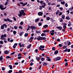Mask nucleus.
<instances>
[{"instance_id":"obj_1","label":"nucleus","mask_w":73,"mask_h":73,"mask_svg":"<svg viewBox=\"0 0 73 73\" xmlns=\"http://www.w3.org/2000/svg\"><path fill=\"white\" fill-rule=\"evenodd\" d=\"M27 27L28 28H30V29H32V30H33V29H37V27H35L34 26H31V27L29 25H28Z\"/></svg>"},{"instance_id":"obj_2","label":"nucleus","mask_w":73,"mask_h":73,"mask_svg":"<svg viewBox=\"0 0 73 73\" xmlns=\"http://www.w3.org/2000/svg\"><path fill=\"white\" fill-rule=\"evenodd\" d=\"M61 59V57L59 56H58L56 58H54V61H57L60 60Z\"/></svg>"},{"instance_id":"obj_3","label":"nucleus","mask_w":73,"mask_h":73,"mask_svg":"<svg viewBox=\"0 0 73 73\" xmlns=\"http://www.w3.org/2000/svg\"><path fill=\"white\" fill-rule=\"evenodd\" d=\"M0 8L1 10H4L7 8L6 7H5V8L3 7V6L2 5H0Z\"/></svg>"},{"instance_id":"obj_4","label":"nucleus","mask_w":73,"mask_h":73,"mask_svg":"<svg viewBox=\"0 0 73 73\" xmlns=\"http://www.w3.org/2000/svg\"><path fill=\"white\" fill-rule=\"evenodd\" d=\"M63 51L65 53V52H70V49H68L66 48L65 50H64Z\"/></svg>"},{"instance_id":"obj_5","label":"nucleus","mask_w":73,"mask_h":73,"mask_svg":"<svg viewBox=\"0 0 73 73\" xmlns=\"http://www.w3.org/2000/svg\"><path fill=\"white\" fill-rule=\"evenodd\" d=\"M20 4H22V6H25V5H26L28 4V3L26 2L25 3H24L23 2H20Z\"/></svg>"},{"instance_id":"obj_6","label":"nucleus","mask_w":73,"mask_h":73,"mask_svg":"<svg viewBox=\"0 0 73 73\" xmlns=\"http://www.w3.org/2000/svg\"><path fill=\"white\" fill-rule=\"evenodd\" d=\"M36 1L38 3H40V4H41V5H42L44 4V2H43V1H40L38 0H36Z\"/></svg>"},{"instance_id":"obj_7","label":"nucleus","mask_w":73,"mask_h":73,"mask_svg":"<svg viewBox=\"0 0 73 73\" xmlns=\"http://www.w3.org/2000/svg\"><path fill=\"white\" fill-rule=\"evenodd\" d=\"M38 40L40 41V40H42V37H41L40 36H38V38H37Z\"/></svg>"},{"instance_id":"obj_8","label":"nucleus","mask_w":73,"mask_h":73,"mask_svg":"<svg viewBox=\"0 0 73 73\" xmlns=\"http://www.w3.org/2000/svg\"><path fill=\"white\" fill-rule=\"evenodd\" d=\"M38 15L39 16H42V15H43V13L41 12H39L38 13Z\"/></svg>"},{"instance_id":"obj_9","label":"nucleus","mask_w":73,"mask_h":73,"mask_svg":"<svg viewBox=\"0 0 73 73\" xmlns=\"http://www.w3.org/2000/svg\"><path fill=\"white\" fill-rule=\"evenodd\" d=\"M24 32L23 31L20 32L19 35V36H22L23 35V34H24Z\"/></svg>"},{"instance_id":"obj_10","label":"nucleus","mask_w":73,"mask_h":73,"mask_svg":"<svg viewBox=\"0 0 73 73\" xmlns=\"http://www.w3.org/2000/svg\"><path fill=\"white\" fill-rule=\"evenodd\" d=\"M9 52H10L8 51L7 50H6L5 51L4 53L5 54H8Z\"/></svg>"},{"instance_id":"obj_11","label":"nucleus","mask_w":73,"mask_h":73,"mask_svg":"<svg viewBox=\"0 0 73 73\" xmlns=\"http://www.w3.org/2000/svg\"><path fill=\"white\" fill-rule=\"evenodd\" d=\"M40 19L39 18L36 19L35 20V23H37L38 21H40Z\"/></svg>"},{"instance_id":"obj_12","label":"nucleus","mask_w":73,"mask_h":73,"mask_svg":"<svg viewBox=\"0 0 73 73\" xmlns=\"http://www.w3.org/2000/svg\"><path fill=\"white\" fill-rule=\"evenodd\" d=\"M56 28L59 29V30H62V27L60 26H58L56 27Z\"/></svg>"},{"instance_id":"obj_13","label":"nucleus","mask_w":73,"mask_h":73,"mask_svg":"<svg viewBox=\"0 0 73 73\" xmlns=\"http://www.w3.org/2000/svg\"><path fill=\"white\" fill-rule=\"evenodd\" d=\"M7 21H9V22H10V23H12V20H10L9 18H7Z\"/></svg>"},{"instance_id":"obj_14","label":"nucleus","mask_w":73,"mask_h":73,"mask_svg":"<svg viewBox=\"0 0 73 73\" xmlns=\"http://www.w3.org/2000/svg\"><path fill=\"white\" fill-rule=\"evenodd\" d=\"M44 5H42V8H45V7L46 6V4L45 3H43Z\"/></svg>"},{"instance_id":"obj_15","label":"nucleus","mask_w":73,"mask_h":73,"mask_svg":"<svg viewBox=\"0 0 73 73\" xmlns=\"http://www.w3.org/2000/svg\"><path fill=\"white\" fill-rule=\"evenodd\" d=\"M43 32L44 33H46H46H48V32H49V31L48 30H46L44 31Z\"/></svg>"},{"instance_id":"obj_16","label":"nucleus","mask_w":73,"mask_h":73,"mask_svg":"<svg viewBox=\"0 0 73 73\" xmlns=\"http://www.w3.org/2000/svg\"><path fill=\"white\" fill-rule=\"evenodd\" d=\"M47 58L48 59H46V60H47V61H50L51 59L50 58V57H48Z\"/></svg>"},{"instance_id":"obj_17","label":"nucleus","mask_w":73,"mask_h":73,"mask_svg":"<svg viewBox=\"0 0 73 73\" xmlns=\"http://www.w3.org/2000/svg\"><path fill=\"white\" fill-rule=\"evenodd\" d=\"M57 53H58V50H56L54 52V54H56Z\"/></svg>"},{"instance_id":"obj_18","label":"nucleus","mask_w":73,"mask_h":73,"mask_svg":"<svg viewBox=\"0 0 73 73\" xmlns=\"http://www.w3.org/2000/svg\"><path fill=\"white\" fill-rule=\"evenodd\" d=\"M44 28H48V25H45L43 26Z\"/></svg>"},{"instance_id":"obj_19","label":"nucleus","mask_w":73,"mask_h":73,"mask_svg":"<svg viewBox=\"0 0 73 73\" xmlns=\"http://www.w3.org/2000/svg\"><path fill=\"white\" fill-rule=\"evenodd\" d=\"M19 14H20L18 15V16H19V17H21V16H22V15H23V13L20 12L19 13Z\"/></svg>"},{"instance_id":"obj_20","label":"nucleus","mask_w":73,"mask_h":73,"mask_svg":"<svg viewBox=\"0 0 73 73\" xmlns=\"http://www.w3.org/2000/svg\"><path fill=\"white\" fill-rule=\"evenodd\" d=\"M3 26H4V27H5V28H7V27H8V26H7V24H3Z\"/></svg>"},{"instance_id":"obj_21","label":"nucleus","mask_w":73,"mask_h":73,"mask_svg":"<svg viewBox=\"0 0 73 73\" xmlns=\"http://www.w3.org/2000/svg\"><path fill=\"white\" fill-rule=\"evenodd\" d=\"M28 35H29V34H28V33H26L24 35V36L25 37H27L28 36Z\"/></svg>"},{"instance_id":"obj_22","label":"nucleus","mask_w":73,"mask_h":73,"mask_svg":"<svg viewBox=\"0 0 73 73\" xmlns=\"http://www.w3.org/2000/svg\"><path fill=\"white\" fill-rule=\"evenodd\" d=\"M61 17L62 19H65V15H62Z\"/></svg>"},{"instance_id":"obj_23","label":"nucleus","mask_w":73,"mask_h":73,"mask_svg":"<svg viewBox=\"0 0 73 73\" xmlns=\"http://www.w3.org/2000/svg\"><path fill=\"white\" fill-rule=\"evenodd\" d=\"M1 29H4V26L3 25H1Z\"/></svg>"},{"instance_id":"obj_24","label":"nucleus","mask_w":73,"mask_h":73,"mask_svg":"<svg viewBox=\"0 0 73 73\" xmlns=\"http://www.w3.org/2000/svg\"><path fill=\"white\" fill-rule=\"evenodd\" d=\"M40 48L44 49V48H45V46H44V45H41L40 46Z\"/></svg>"},{"instance_id":"obj_25","label":"nucleus","mask_w":73,"mask_h":73,"mask_svg":"<svg viewBox=\"0 0 73 73\" xmlns=\"http://www.w3.org/2000/svg\"><path fill=\"white\" fill-rule=\"evenodd\" d=\"M36 60H38V61H40V58L37 56H36Z\"/></svg>"},{"instance_id":"obj_26","label":"nucleus","mask_w":73,"mask_h":73,"mask_svg":"<svg viewBox=\"0 0 73 73\" xmlns=\"http://www.w3.org/2000/svg\"><path fill=\"white\" fill-rule=\"evenodd\" d=\"M31 46H32V44H30L28 46H27V47L29 49H30V48L31 47Z\"/></svg>"},{"instance_id":"obj_27","label":"nucleus","mask_w":73,"mask_h":73,"mask_svg":"<svg viewBox=\"0 0 73 73\" xmlns=\"http://www.w3.org/2000/svg\"><path fill=\"white\" fill-rule=\"evenodd\" d=\"M34 38V37H31L29 39V41H30V40H33Z\"/></svg>"},{"instance_id":"obj_28","label":"nucleus","mask_w":73,"mask_h":73,"mask_svg":"<svg viewBox=\"0 0 73 73\" xmlns=\"http://www.w3.org/2000/svg\"><path fill=\"white\" fill-rule=\"evenodd\" d=\"M66 20H70V18L69 17L67 16L66 18Z\"/></svg>"},{"instance_id":"obj_29","label":"nucleus","mask_w":73,"mask_h":73,"mask_svg":"<svg viewBox=\"0 0 73 73\" xmlns=\"http://www.w3.org/2000/svg\"><path fill=\"white\" fill-rule=\"evenodd\" d=\"M60 13V10H57L56 12V15H57L58 14V13Z\"/></svg>"},{"instance_id":"obj_30","label":"nucleus","mask_w":73,"mask_h":73,"mask_svg":"<svg viewBox=\"0 0 73 73\" xmlns=\"http://www.w3.org/2000/svg\"><path fill=\"white\" fill-rule=\"evenodd\" d=\"M39 50H42V51H43L44 50H45V49H42L41 48H40V47H39Z\"/></svg>"},{"instance_id":"obj_31","label":"nucleus","mask_w":73,"mask_h":73,"mask_svg":"<svg viewBox=\"0 0 73 73\" xmlns=\"http://www.w3.org/2000/svg\"><path fill=\"white\" fill-rule=\"evenodd\" d=\"M39 9L40 10H41L42 9V6H40L39 7Z\"/></svg>"},{"instance_id":"obj_32","label":"nucleus","mask_w":73,"mask_h":73,"mask_svg":"<svg viewBox=\"0 0 73 73\" xmlns=\"http://www.w3.org/2000/svg\"><path fill=\"white\" fill-rule=\"evenodd\" d=\"M52 49L53 51L56 50V47H53L52 48Z\"/></svg>"},{"instance_id":"obj_33","label":"nucleus","mask_w":73,"mask_h":73,"mask_svg":"<svg viewBox=\"0 0 73 73\" xmlns=\"http://www.w3.org/2000/svg\"><path fill=\"white\" fill-rule=\"evenodd\" d=\"M49 20H50V17H47L46 18V20L47 21H49Z\"/></svg>"},{"instance_id":"obj_34","label":"nucleus","mask_w":73,"mask_h":73,"mask_svg":"<svg viewBox=\"0 0 73 73\" xmlns=\"http://www.w3.org/2000/svg\"><path fill=\"white\" fill-rule=\"evenodd\" d=\"M44 63L43 64V65L44 66H46V65H48V63H47L44 62Z\"/></svg>"},{"instance_id":"obj_35","label":"nucleus","mask_w":73,"mask_h":73,"mask_svg":"<svg viewBox=\"0 0 73 73\" xmlns=\"http://www.w3.org/2000/svg\"><path fill=\"white\" fill-rule=\"evenodd\" d=\"M9 67H10V69H12L13 68L12 67V65H10L9 66Z\"/></svg>"},{"instance_id":"obj_36","label":"nucleus","mask_w":73,"mask_h":73,"mask_svg":"<svg viewBox=\"0 0 73 73\" xmlns=\"http://www.w3.org/2000/svg\"><path fill=\"white\" fill-rule=\"evenodd\" d=\"M50 20H51V21H52V23H53V22H54V21L53 20V18H51L50 19Z\"/></svg>"},{"instance_id":"obj_37","label":"nucleus","mask_w":73,"mask_h":73,"mask_svg":"<svg viewBox=\"0 0 73 73\" xmlns=\"http://www.w3.org/2000/svg\"><path fill=\"white\" fill-rule=\"evenodd\" d=\"M17 32L16 31H13V33L14 34V35H15L16 34Z\"/></svg>"},{"instance_id":"obj_38","label":"nucleus","mask_w":73,"mask_h":73,"mask_svg":"<svg viewBox=\"0 0 73 73\" xmlns=\"http://www.w3.org/2000/svg\"><path fill=\"white\" fill-rule=\"evenodd\" d=\"M46 38L43 37H42V40H46Z\"/></svg>"},{"instance_id":"obj_39","label":"nucleus","mask_w":73,"mask_h":73,"mask_svg":"<svg viewBox=\"0 0 73 73\" xmlns=\"http://www.w3.org/2000/svg\"><path fill=\"white\" fill-rule=\"evenodd\" d=\"M59 21L60 23H62V22H63V19L62 18H61L60 19Z\"/></svg>"},{"instance_id":"obj_40","label":"nucleus","mask_w":73,"mask_h":73,"mask_svg":"<svg viewBox=\"0 0 73 73\" xmlns=\"http://www.w3.org/2000/svg\"><path fill=\"white\" fill-rule=\"evenodd\" d=\"M68 27H71L72 25V24L71 23H69L68 24Z\"/></svg>"},{"instance_id":"obj_41","label":"nucleus","mask_w":73,"mask_h":73,"mask_svg":"<svg viewBox=\"0 0 73 73\" xmlns=\"http://www.w3.org/2000/svg\"><path fill=\"white\" fill-rule=\"evenodd\" d=\"M68 62H66V63L65 64V67L68 66Z\"/></svg>"},{"instance_id":"obj_42","label":"nucleus","mask_w":73,"mask_h":73,"mask_svg":"<svg viewBox=\"0 0 73 73\" xmlns=\"http://www.w3.org/2000/svg\"><path fill=\"white\" fill-rule=\"evenodd\" d=\"M41 60L42 61H44V60H45V58H41Z\"/></svg>"},{"instance_id":"obj_43","label":"nucleus","mask_w":73,"mask_h":73,"mask_svg":"<svg viewBox=\"0 0 73 73\" xmlns=\"http://www.w3.org/2000/svg\"><path fill=\"white\" fill-rule=\"evenodd\" d=\"M61 4H62V5H64L65 4V2L63 1V2H61Z\"/></svg>"},{"instance_id":"obj_44","label":"nucleus","mask_w":73,"mask_h":73,"mask_svg":"<svg viewBox=\"0 0 73 73\" xmlns=\"http://www.w3.org/2000/svg\"><path fill=\"white\" fill-rule=\"evenodd\" d=\"M36 33H40V31H36Z\"/></svg>"},{"instance_id":"obj_45","label":"nucleus","mask_w":73,"mask_h":73,"mask_svg":"<svg viewBox=\"0 0 73 73\" xmlns=\"http://www.w3.org/2000/svg\"><path fill=\"white\" fill-rule=\"evenodd\" d=\"M18 45L19 46V47H22L21 44V43L20 42L19 43Z\"/></svg>"},{"instance_id":"obj_46","label":"nucleus","mask_w":73,"mask_h":73,"mask_svg":"<svg viewBox=\"0 0 73 73\" xmlns=\"http://www.w3.org/2000/svg\"><path fill=\"white\" fill-rule=\"evenodd\" d=\"M63 26H66V25H67V24L66 23H63Z\"/></svg>"},{"instance_id":"obj_47","label":"nucleus","mask_w":73,"mask_h":73,"mask_svg":"<svg viewBox=\"0 0 73 73\" xmlns=\"http://www.w3.org/2000/svg\"><path fill=\"white\" fill-rule=\"evenodd\" d=\"M0 44H4V42H3L2 40H1L0 41Z\"/></svg>"},{"instance_id":"obj_48","label":"nucleus","mask_w":73,"mask_h":73,"mask_svg":"<svg viewBox=\"0 0 73 73\" xmlns=\"http://www.w3.org/2000/svg\"><path fill=\"white\" fill-rule=\"evenodd\" d=\"M38 25L39 26H41L42 25V24L40 22L38 23Z\"/></svg>"},{"instance_id":"obj_49","label":"nucleus","mask_w":73,"mask_h":73,"mask_svg":"<svg viewBox=\"0 0 73 73\" xmlns=\"http://www.w3.org/2000/svg\"><path fill=\"white\" fill-rule=\"evenodd\" d=\"M3 57L2 56H1L0 57V61H2V60H3Z\"/></svg>"},{"instance_id":"obj_50","label":"nucleus","mask_w":73,"mask_h":73,"mask_svg":"<svg viewBox=\"0 0 73 73\" xmlns=\"http://www.w3.org/2000/svg\"><path fill=\"white\" fill-rule=\"evenodd\" d=\"M6 58H11V56H6Z\"/></svg>"},{"instance_id":"obj_51","label":"nucleus","mask_w":73,"mask_h":73,"mask_svg":"<svg viewBox=\"0 0 73 73\" xmlns=\"http://www.w3.org/2000/svg\"><path fill=\"white\" fill-rule=\"evenodd\" d=\"M62 15V13L60 12L59 13V16H61V15Z\"/></svg>"},{"instance_id":"obj_52","label":"nucleus","mask_w":73,"mask_h":73,"mask_svg":"<svg viewBox=\"0 0 73 73\" xmlns=\"http://www.w3.org/2000/svg\"><path fill=\"white\" fill-rule=\"evenodd\" d=\"M14 28L15 29H17V26H15L14 27Z\"/></svg>"},{"instance_id":"obj_53","label":"nucleus","mask_w":73,"mask_h":73,"mask_svg":"<svg viewBox=\"0 0 73 73\" xmlns=\"http://www.w3.org/2000/svg\"><path fill=\"white\" fill-rule=\"evenodd\" d=\"M38 52V49H36L35 51V53H37Z\"/></svg>"},{"instance_id":"obj_54","label":"nucleus","mask_w":73,"mask_h":73,"mask_svg":"<svg viewBox=\"0 0 73 73\" xmlns=\"http://www.w3.org/2000/svg\"><path fill=\"white\" fill-rule=\"evenodd\" d=\"M63 46V45L62 44H59V47H61V46Z\"/></svg>"},{"instance_id":"obj_55","label":"nucleus","mask_w":73,"mask_h":73,"mask_svg":"<svg viewBox=\"0 0 73 73\" xmlns=\"http://www.w3.org/2000/svg\"><path fill=\"white\" fill-rule=\"evenodd\" d=\"M12 72V70H9L8 71V73H11Z\"/></svg>"},{"instance_id":"obj_56","label":"nucleus","mask_w":73,"mask_h":73,"mask_svg":"<svg viewBox=\"0 0 73 73\" xmlns=\"http://www.w3.org/2000/svg\"><path fill=\"white\" fill-rule=\"evenodd\" d=\"M21 12L23 13H24V11L23 10H21Z\"/></svg>"},{"instance_id":"obj_57","label":"nucleus","mask_w":73,"mask_h":73,"mask_svg":"<svg viewBox=\"0 0 73 73\" xmlns=\"http://www.w3.org/2000/svg\"><path fill=\"white\" fill-rule=\"evenodd\" d=\"M27 54V52H24L23 53V54L25 55V56L26 55V54Z\"/></svg>"},{"instance_id":"obj_58","label":"nucleus","mask_w":73,"mask_h":73,"mask_svg":"<svg viewBox=\"0 0 73 73\" xmlns=\"http://www.w3.org/2000/svg\"><path fill=\"white\" fill-rule=\"evenodd\" d=\"M63 28L64 29H66V26H63Z\"/></svg>"},{"instance_id":"obj_59","label":"nucleus","mask_w":73,"mask_h":73,"mask_svg":"<svg viewBox=\"0 0 73 73\" xmlns=\"http://www.w3.org/2000/svg\"><path fill=\"white\" fill-rule=\"evenodd\" d=\"M13 19L15 21H16V19L15 17H13Z\"/></svg>"},{"instance_id":"obj_60","label":"nucleus","mask_w":73,"mask_h":73,"mask_svg":"<svg viewBox=\"0 0 73 73\" xmlns=\"http://www.w3.org/2000/svg\"><path fill=\"white\" fill-rule=\"evenodd\" d=\"M48 10H51L52 11V8L51 7H48Z\"/></svg>"},{"instance_id":"obj_61","label":"nucleus","mask_w":73,"mask_h":73,"mask_svg":"<svg viewBox=\"0 0 73 73\" xmlns=\"http://www.w3.org/2000/svg\"><path fill=\"white\" fill-rule=\"evenodd\" d=\"M15 53V52H14L11 54V55H13V54H14Z\"/></svg>"},{"instance_id":"obj_62","label":"nucleus","mask_w":73,"mask_h":73,"mask_svg":"<svg viewBox=\"0 0 73 73\" xmlns=\"http://www.w3.org/2000/svg\"><path fill=\"white\" fill-rule=\"evenodd\" d=\"M19 28L21 29H23V28L21 26H19Z\"/></svg>"},{"instance_id":"obj_63","label":"nucleus","mask_w":73,"mask_h":73,"mask_svg":"<svg viewBox=\"0 0 73 73\" xmlns=\"http://www.w3.org/2000/svg\"><path fill=\"white\" fill-rule=\"evenodd\" d=\"M20 25H23V21H22L20 23Z\"/></svg>"},{"instance_id":"obj_64","label":"nucleus","mask_w":73,"mask_h":73,"mask_svg":"<svg viewBox=\"0 0 73 73\" xmlns=\"http://www.w3.org/2000/svg\"><path fill=\"white\" fill-rule=\"evenodd\" d=\"M41 36H44V33H42V34H41Z\"/></svg>"}]
</instances>
